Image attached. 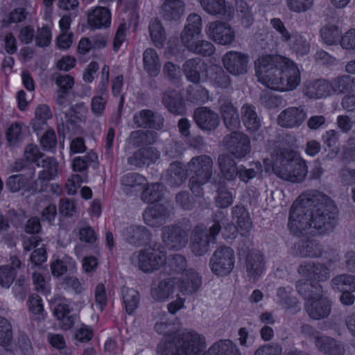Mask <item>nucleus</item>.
Wrapping results in <instances>:
<instances>
[{
  "label": "nucleus",
  "instance_id": "obj_41",
  "mask_svg": "<svg viewBox=\"0 0 355 355\" xmlns=\"http://www.w3.org/2000/svg\"><path fill=\"white\" fill-rule=\"evenodd\" d=\"M144 69L148 74L156 77L160 71L161 64L157 51L153 48L146 49L143 53Z\"/></svg>",
  "mask_w": 355,
  "mask_h": 355
},
{
  "label": "nucleus",
  "instance_id": "obj_61",
  "mask_svg": "<svg viewBox=\"0 0 355 355\" xmlns=\"http://www.w3.org/2000/svg\"><path fill=\"white\" fill-rule=\"evenodd\" d=\"M215 51V47L210 42L202 40H197L191 52L203 56H211Z\"/></svg>",
  "mask_w": 355,
  "mask_h": 355
},
{
  "label": "nucleus",
  "instance_id": "obj_56",
  "mask_svg": "<svg viewBox=\"0 0 355 355\" xmlns=\"http://www.w3.org/2000/svg\"><path fill=\"white\" fill-rule=\"evenodd\" d=\"M162 194V185L159 183H153L148 184L143 190L141 198L145 202L153 203L160 200Z\"/></svg>",
  "mask_w": 355,
  "mask_h": 355
},
{
  "label": "nucleus",
  "instance_id": "obj_55",
  "mask_svg": "<svg viewBox=\"0 0 355 355\" xmlns=\"http://www.w3.org/2000/svg\"><path fill=\"white\" fill-rule=\"evenodd\" d=\"M148 28L153 44L157 47H162L166 40V34L161 22L157 19H152Z\"/></svg>",
  "mask_w": 355,
  "mask_h": 355
},
{
  "label": "nucleus",
  "instance_id": "obj_35",
  "mask_svg": "<svg viewBox=\"0 0 355 355\" xmlns=\"http://www.w3.org/2000/svg\"><path fill=\"white\" fill-rule=\"evenodd\" d=\"M232 218V221L236 223L241 234L246 236L252 227V222L247 209L243 205H238L233 207Z\"/></svg>",
  "mask_w": 355,
  "mask_h": 355
},
{
  "label": "nucleus",
  "instance_id": "obj_27",
  "mask_svg": "<svg viewBox=\"0 0 355 355\" xmlns=\"http://www.w3.org/2000/svg\"><path fill=\"white\" fill-rule=\"evenodd\" d=\"M315 345L319 352L327 355H343L345 352L340 341L329 336L315 338Z\"/></svg>",
  "mask_w": 355,
  "mask_h": 355
},
{
  "label": "nucleus",
  "instance_id": "obj_46",
  "mask_svg": "<svg viewBox=\"0 0 355 355\" xmlns=\"http://www.w3.org/2000/svg\"><path fill=\"white\" fill-rule=\"evenodd\" d=\"M286 44L290 50L297 55H306L310 50V44L302 34L297 32L292 33V36Z\"/></svg>",
  "mask_w": 355,
  "mask_h": 355
},
{
  "label": "nucleus",
  "instance_id": "obj_39",
  "mask_svg": "<svg viewBox=\"0 0 355 355\" xmlns=\"http://www.w3.org/2000/svg\"><path fill=\"white\" fill-rule=\"evenodd\" d=\"M296 288L298 293L306 301L322 296V287L318 282L312 283L309 280H299L296 283Z\"/></svg>",
  "mask_w": 355,
  "mask_h": 355
},
{
  "label": "nucleus",
  "instance_id": "obj_16",
  "mask_svg": "<svg viewBox=\"0 0 355 355\" xmlns=\"http://www.w3.org/2000/svg\"><path fill=\"white\" fill-rule=\"evenodd\" d=\"M133 122L138 128L160 130L164 119L162 114L151 110H141L134 114Z\"/></svg>",
  "mask_w": 355,
  "mask_h": 355
},
{
  "label": "nucleus",
  "instance_id": "obj_58",
  "mask_svg": "<svg viewBox=\"0 0 355 355\" xmlns=\"http://www.w3.org/2000/svg\"><path fill=\"white\" fill-rule=\"evenodd\" d=\"M12 339V325L10 322L0 316V345L8 346Z\"/></svg>",
  "mask_w": 355,
  "mask_h": 355
},
{
  "label": "nucleus",
  "instance_id": "obj_29",
  "mask_svg": "<svg viewBox=\"0 0 355 355\" xmlns=\"http://www.w3.org/2000/svg\"><path fill=\"white\" fill-rule=\"evenodd\" d=\"M87 21L94 28H107L111 23V12L107 7L96 6L89 12Z\"/></svg>",
  "mask_w": 355,
  "mask_h": 355
},
{
  "label": "nucleus",
  "instance_id": "obj_31",
  "mask_svg": "<svg viewBox=\"0 0 355 355\" xmlns=\"http://www.w3.org/2000/svg\"><path fill=\"white\" fill-rule=\"evenodd\" d=\"M121 183L127 195H135L144 188L146 178L139 173H129L121 178Z\"/></svg>",
  "mask_w": 355,
  "mask_h": 355
},
{
  "label": "nucleus",
  "instance_id": "obj_40",
  "mask_svg": "<svg viewBox=\"0 0 355 355\" xmlns=\"http://www.w3.org/2000/svg\"><path fill=\"white\" fill-rule=\"evenodd\" d=\"M205 355H241L239 349L231 340H220L214 343Z\"/></svg>",
  "mask_w": 355,
  "mask_h": 355
},
{
  "label": "nucleus",
  "instance_id": "obj_48",
  "mask_svg": "<svg viewBox=\"0 0 355 355\" xmlns=\"http://www.w3.org/2000/svg\"><path fill=\"white\" fill-rule=\"evenodd\" d=\"M30 172L28 177L24 174L13 175L10 176L6 182V187L12 193H15L21 189L27 182L32 180L35 175V168H29Z\"/></svg>",
  "mask_w": 355,
  "mask_h": 355
},
{
  "label": "nucleus",
  "instance_id": "obj_25",
  "mask_svg": "<svg viewBox=\"0 0 355 355\" xmlns=\"http://www.w3.org/2000/svg\"><path fill=\"white\" fill-rule=\"evenodd\" d=\"M159 158V153L154 147L140 148L128 158V164L142 167L155 163Z\"/></svg>",
  "mask_w": 355,
  "mask_h": 355
},
{
  "label": "nucleus",
  "instance_id": "obj_4",
  "mask_svg": "<svg viewBox=\"0 0 355 355\" xmlns=\"http://www.w3.org/2000/svg\"><path fill=\"white\" fill-rule=\"evenodd\" d=\"M272 170L280 178L299 183L304 180L308 168L306 162L295 157V153L287 148L279 149L273 159Z\"/></svg>",
  "mask_w": 355,
  "mask_h": 355
},
{
  "label": "nucleus",
  "instance_id": "obj_45",
  "mask_svg": "<svg viewBox=\"0 0 355 355\" xmlns=\"http://www.w3.org/2000/svg\"><path fill=\"white\" fill-rule=\"evenodd\" d=\"M157 139V133L151 130H135L130 133V143L139 147L153 144Z\"/></svg>",
  "mask_w": 355,
  "mask_h": 355
},
{
  "label": "nucleus",
  "instance_id": "obj_43",
  "mask_svg": "<svg viewBox=\"0 0 355 355\" xmlns=\"http://www.w3.org/2000/svg\"><path fill=\"white\" fill-rule=\"evenodd\" d=\"M207 76L216 87L226 89L231 85L230 76L219 65H211L207 69Z\"/></svg>",
  "mask_w": 355,
  "mask_h": 355
},
{
  "label": "nucleus",
  "instance_id": "obj_63",
  "mask_svg": "<svg viewBox=\"0 0 355 355\" xmlns=\"http://www.w3.org/2000/svg\"><path fill=\"white\" fill-rule=\"evenodd\" d=\"M26 9L24 8H18L5 16L2 20V23L3 26H8L11 24L22 21L26 19Z\"/></svg>",
  "mask_w": 355,
  "mask_h": 355
},
{
  "label": "nucleus",
  "instance_id": "obj_21",
  "mask_svg": "<svg viewBox=\"0 0 355 355\" xmlns=\"http://www.w3.org/2000/svg\"><path fill=\"white\" fill-rule=\"evenodd\" d=\"M202 285V277L193 268H188L178 279V288L182 295L196 293Z\"/></svg>",
  "mask_w": 355,
  "mask_h": 355
},
{
  "label": "nucleus",
  "instance_id": "obj_10",
  "mask_svg": "<svg viewBox=\"0 0 355 355\" xmlns=\"http://www.w3.org/2000/svg\"><path fill=\"white\" fill-rule=\"evenodd\" d=\"M211 271L220 276L228 275L234 266V252L230 247H222L215 250L210 261Z\"/></svg>",
  "mask_w": 355,
  "mask_h": 355
},
{
  "label": "nucleus",
  "instance_id": "obj_53",
  "mask_svg": "<svg viewBox=\"0 0 355 355\" xmlns=\"http://www.w3.org/2000/svg\"><path fill=\"white\" fill-rule=\"evenodd\" d=\"M35 114V117L31 124L34 131L38 133L46 125V121L52 117V114L46 105H40L36 108Z\"/></svg>",
  "mask_w": 355,
  "mask_h": 355
},
{
  "label": "nucleus",
  "instance_id": "obj_14",
  "mask_svg": "<svg viewBox=\"0 0 355 355\" xmlns=\"http://www.w3.org/2000/svg\"><path fill=\"white\" fill-rule=\"evenodd\" d=\"M226 70L233 76H241L248 69V55L238 51H228L222 58Z\"/></svg>",
  "mask_w": 355,
  "mask_h": 355
},
{
  "label": "nucleus",
  "instance_id": "obj_8",
  "mask_svg": "<svg viewBox=\"0 0 355 355\" xmlns=\"http://www.w3.org/2000/svg\"><path fill=\"white\" fill-rule=\"evenodd\" d=\"M166 260V253L164 246L155 242L135 251L130 257L132 265L146 273L158 270L165 263Z\"/></svg>",
  "mask_w": 355,
  "mask_h": 355
},
{
  "label": "nucleus",
  "instance_id": "obj_9",
  "mask_svg": "<svg viewBox=\"0 0 355 355\" xmlns=\"http://www.w3.org/2000/svg\"><path fill=\"white\" fill-rule=\"evenodd\" d=\"M223 145L230 156L241 159L251 152V142L249 137L239 131L226 135L223 139Z\"/></svg>",
  "mask_w": 355,
  "mask_h": 355
},
{
  "label": "nucleus",
  "instance_id": "obj_20",
  "mask_svg": "<svg viewBox=\"0 0 355 355\" xmlns=\"http://www.w3.org/2000/svg\"><path fill=\"white\" fill-rule=\"evenodd\" d=\"M297 272L302 277L313 279L318 282L326 281L330 277L329 267L319 262L303 261L299 266Z\"/></svg>",
  "mask_w": 355,
  "mask_h": 355
},
{
  "label": "nucleus",
  "instance_id": "obj_44",
  "mask_svg": "<svg viewBox=\"0 0 355 355\" xmlns=\"http://www.w3.org/2000/svg\"><path fill=\"white\" fill-rule=\"evenodd\" d=\"M70 309L65 299L59 297L58 302L54 307L53 313L58 320H62L65 329L73 325L74 319L70 315Z\"/></svg>",
  "mask_w": 355,
  "mask_h": 355
},
{
  "label": "nucleus",
  "instance_id": "obj_60",
  "mask_svg": "<svg viewBox=\"0 0 355 355\" xmlns=\"http://www.w3.org/2000/svg\"><path fill=\"white\" fill-rule=\"evenodd\" d=\"M17 272L12 270L8 265L0 267V284L8 288L16 278Z\"/></svg>",
  "mask_w": 355,
  "mask_h": 355
},
{
  "label": "nucleus",
  "instance_id": "obj_49",
  "mask_svg": "<svg viewBox=\"0 0 355 355\" xmlns=\"http://www.w3.org/2000/svg\"><path fill=\"white\" fill-rule=\"evenodd\" d=\"M237 172V176L239 178L240 180L248 182L251 179L262 174L263 166L258 161L252 162L250 163L248 168L243 165H240Z\"/></svg>",
  "mask_w": 355,
  "mask_h": 355
},
{
  "label": "nucleus",
  "instance_id": "obj_64",
  "mask_svg": "<svg viewBox=\"0 0 355 355\" xmlns=\"http://www.w3.org/2000/svg\"><path fill=\"white\" fill-rule=\"evenodd\" d=\"M290 10L295 12H304L313 5V0H286Z\"/></svg>",
  "mask_w": 355,
  "mask_h": 355
},
{
  "label": "nucleus",
  "instance_id": "obj_42",
  "mask_svg": "<svg viewBox=\"0 0 355 355\" xmlns=\"http://www.w3.org/2000/svg\"><path fill=\"white\" fill-rule=\"evenodd\" d=\"M187 174L180 162H175L170 164L166 175V181L171 187H178L187 180Z\"/></svg>",
  "mask_w": 355,
  "mask_h": 355
},
{
  "label": "nucleus",
  "instance_id": "obj_18",
  "mask_svg": "<svg viewBox=\"0 0 355 355\" xmlns=\"http://www.w3.org/2000/svg\"><path fill=\"white\" fill-rule=\"evenodd\" d=\"M243 268L250 279L257 280L265 268L263 255L256 250H250L245 254Z\"/></svg>",
  "mask_w": 355,
  "mask_h": 355
},
{
  "label": "nucleus",
  "instance_id": "obj_24",
  "mask_svg": "<svg viewBox=\"0 0 355 355\" xmlns=\"http://www.w3.org/2000/svg\"><path fill=\"white\" fill-rule=\"evenodd\" d=\"M122 235L127 243L137 247L148 242L151 237L150 232L141 225L128 226L123 230Z\"/></svg>",
  "mask_w": 355,
  "mask_h": 355
},
{
  "label": "nucleus",
  "instance_id": "obj_3",
  "mask_svg": "<svg viewBox=\"0 0 355 355\" xmlns=\"http://www.w3.org/2000/svg\"><path fill=\"white\" fill-rule=\"evenodd\" d=\"M315 201L311 205L312 229L310 235L319 236L329 233L334 229L338 214L337 207L324 193L313 190Z\"/></svg>",
  "mask_w": 355,
  "mask_h": 355
},
{
  "label": "nucleus",
  "instance_id": "obj_23",
  "mask_svg": "<svg viewBox=\"0 0 355 355\" xmlns=\"http://www.w3.org/2000/svg\"><path fill=\"white\" fill-rule=\"evenodd\" d=\"M331 308V301L322 296L316 299L306 301L305 310L309 316L313 320H320L327 318Z\"/></svg>",
  "mask_w": 355,
  "mask_h": 355
},
{
  "label": "nucleus",
  "instance_id": "obj_38",
  "mask_svg": "<svg viewBox=\"0 0 355 355\" xmlns=\"http://www.w3.org/2000/svg\"><path fill=\"white\" fill-rule=\"evenodd\" d=\"M206 69L205 62L199 58L188 60L183 65L187 78L194 83L200 82L201 73Z\"/></svg>",
  "mask_w": 355,
  "mask_h": 355
},
{
  "label": "nucleus",
  "instance_id": "obj_26",
  "mask_svg": "<svg viewBox=\"0 0 355 355\" xmlns=\"http://www.w3.org/2000/svg\"><path fill=\"white\" fill-rule=\"evenodd\" d=\"M175 285L174 279L171 277L155 280L151 284V297L156 301H165L173 294Z\"/></svg>",
  "mask_w": 355,
  "mask_h": 355
},
{
  "label": "nucleus",
  "instance_id": "obj_51",
  "mask_svg": "<svg viewBox=\"0 0 355 355\" xmlns=\"http://www.w3.org/2000/svg\"><path fill=\"white\" fill-rule=\"evenodd\" d=\"M322 42L327 45L336 44L341 39V31L338 26L328 24L320 31Z\"/></svg>",
  "mask_w": 355,
  "mask_h": 355
},
{
  "label": "nucleus",
  "instance_id": "obj_52",
  "mask_svg": "<svg viewBox=\"0 0 355 355\" xmlns=\"http://www.w3.org/2000/svg\"><path fill=\"white\" fill-rule=\"evenodd\" d=\"M235 8L243 26L249 28L254 22V12L244 0H236Z\"/></svg>",
  "mask_w": 355,
  "mask_h": 355
},
{
  "label": "nucleus",
  "instance_id": "obj_28",
  "mask_svg": "<svg viewBox=\"0 0 355 355\" xmlns=\"http://www.w3.org/2000/svg\"><path fill=\"white\" fill-rule=\"evenodd\" d=\"M240 114L241 120L248 131L254 132L260 128L261 121L253 105L244 103L241 107Z\"/></svg>",
  "mask_w": 355,
  "mask_h": 355
},
{
  "label": "nucleus",
  "instance_id": "obj_11",
  "mask_svg": "<svg viewBox=\"0 0 355 355\" xmlns=\"http://www.w3.org/2000/svg\"><path fill=\"white\" fill-rule=\"evenodd\" d=\"M189 231L178 225H168L161 229V236L163 243L169 249L180 250L185 248L188 243Z\"/></svg>",
  "mask_w": 355,
  "mask_h": 355
},
{
  "label": "nucleus",
  "instance_id": "obj_7",
  "mask_svg": "<svg viewBox=\"0 0 355 355\" xmlns=\"http://www.w3.org/2000/svg\"><path fill=\"white\" fill-rule=\"evenodd\" d=\"M187 170L190 173V190L196 196H202V186L210 181L213 175V159L207 155L195 156L187 163Z\"/></svg>",
  "mask_w": 355,
  "mask_h": 355
},
{
  "label": "nucleus",
  "instance_id": "obj_1",
  "mask_svg": "<svg viewBox=\"0 0 355 355\" xmlns=\"http://www.w3.org/2000/svg\"><path fill=\"white\" fill-rule=\"evenodd\" d=\"M254 65L258 81L267 87L280 91H291L301 82L298 67L288 58L264 55L256 60Z\"/></svg>",
  "mask_w": 355,
  "mask_h": 355
},
{
  "label": "nucleus",
  "instance_id": "obj_37",
  "mask_svg": "<svg viewBox=\"0 0 355 355\" xmlns=\"http://www.w3.org/2000/svg\"><path fill=\"white\" fill-rule=\"evenodd\" d=\"M304 92L311 98H320L331 95L330 83L326 80H317L305 85Z\"/></svg>",
  "mask_w": 355,
  "mask_h": 355
},
{
  "label": "nucleus",
  "instance_id": "obj_5",
  "mask_svg": "<svg viewBox=\"0 0 355 355\" xmlns=\"http://www.w3.org/2000/svg\"><path fill=\"white\" fill-rule=\"evenodd\" d=\"M313 190L302 193L293 202L289 214L288 227L297 236L310 234L312 227L311 205L313 201Z\"/></svg>",
  "mask_w": 355,
  "mask_h": 355
},
{
  "label": "nucleus",
  "instance_id": "obj_54",
  "mask_svg": "<svg viewBox=\"0 0 355 355\" xmlns=\"http://www.w3.org/2000/svg\"><path fill=\"white\" fill-rule=\"evenodd\" d=\"M329 83L331 94H343L352 87L354 79L349 75H342L334 78Z\"/></svg>",
  "mask_w": 355,
  "mask_h": 355
},
{
  "label": "nucleus",
  "instance_id": "obj_50",
  "mask_svg": "<svg viewBox=\"0 0 355 355\" xmlns=\"http://www.w3.org/2000/svg\"><path fill=\"white\" fill-rule=\"evenodd\" d=\"M121 295L127 313L129 315L133 313L139 303V293L133 288L123 287L121 289Z\"/></svg>",
  "mask_w": 355,
  "mask_h": 355
},
{
  "label": "nucleus",
  "instance_id": "obj_13",
  "mask_svg": "<svg viewBox=\"0 0 355 355\" xmlns=\"http://www.w3.org/2000/svg\"><path fill=\"white\" fill-rule=\"evenodd\" d=\"M37 166L42 167V170L39 173L37 180L33 185L32 189L35 191L41 192L44 189V184L54 179L58 172V164L53 157H44Z\"/></svg>",
  "mask_w": 355,
  "mask_h": 355
},
{
  "label": "nucleus",
  "instance_id": "obj_17",
  "mask_svg": "<svg viewBox=\"0 0 355 355\" xmlns=\"http://www.w3.org/2000/svg\"><path fill=\"white\" fill-rule=\"evenodd\" d=\"M306 118V111L304 107H290L278 116V124L284 128H293L299 127Z\"/></svg>",
  "mask_w": 355,
  "mask_h": 355
},
{
  "label": "nucleus",
  "instance_id": "obj_32",
  "mask_svg": "<svg viewBox=\"0 0 355 355\" xmlns=\"http://www.w3.org/2000/svg\"><path fill=\"white\" fill-rule=\"evenodd\" d=\"M203 10L212 15H223L232 18L234 9L225 5V0H198Z\"/></svg>",
  "mask_w": 355,
  "mask_h": 355
},
{
  "label": "nucleus",
  "instance_id": "obj_2",
  "mask_svg": "<svg viewBox=\"0 0 355 355\" xmlns=\"http://www.w3.org/2000/svg\"><path fill=\"white\" fill-rule=\"evenodd\" d=\"M168 325L164 322L155 324V330L165 336L157 346V355H200L205 348V338L195 332L184 331L167 334Z\"/></svg>",
  "mask_w": 355,
  "mask_h": 355
},
{
  "label": "nucleus",
  "instance_id": "obj_47",
  "mask_svg": "<svg viewBox=\"0 0 355 355\" xmlns=\"http://www.w3.org/2000/svg\"><path fill=\"white\" fill-rule=\"evenodd\" d=\"M330 284L332 289L335 291H355V276L347 273L338 275L331 279Z\"/></svg>",
  "mask_w": 355,
  "mask_h": 355
},
{
  "label": "nucleus",
  "instance_id": "obj_36",
  "mask_svg": "<svg viewBox=\"0 0 355 355\" xmlns=\"http://www.w3.org/2000/svg\"><path fill=\"white\" fill-rule=\"evenodd\" d=\"M162 103L172 114L180 115L184 112V105L180 94L176 90H167L162 96Z\"/></svg>",
  "mask_w": 355,
  "mask_h": 355
},
{
  "label": "nucleus",
  "instance_id": "obj_62",
  "mask_svg": "<svg viewBox=\"0 0 355 355\" xmlns=\"http://www.w3.org/2000/svg\"><path fill=\"white\" fill-rule=\"evenodd\" d=\"M55 84L58 86V92L69 93L74 85V80L72 76L68 74H57L55 76Z\"/></svg>",
  "mask_w": 355,
  "mask_h": 355
},
{
  "label": "nucleus",
  "instance_id": "obj_15",
  "mask_svg": "<svg viewBox=\"0 0 355 355\" xmlns=\"http://www.w3.org/2000/svg\"><path fill=\"white\" fill-rule=\"evenodd\" d=\"M206 33L214 42L222 45L232 44L235 37V33L230 25L219 21L209 23Z\"/></svg>",
  "mask_w": 355,
  "mask_h": 355
},
{
  "label": "nucleus",
  "instance_id": "obj_57",
  "mask_svg": "<svg viewBox=\"0 0 355 355\" xmlns=\"http://www.w3.org/2000/svg\"><path fill=\"white\" fill-rule=\"evenodd\" d=\"M97 155L90 151L83 157H77L74 158L72 164V167L74 171L84 173L87 171L88 165L96 161Z\"/></svg>",
  "mask_w": 355,
  "mask_h": 355
},
{
  "label": "nucleus",
  "instance_id": "obj_6",
  "mask_svg": "<svg viewBox=\"0 0 355 355\" xmlns=\"http://www.w3.org/2000/svg\"><path fill=\"white\" fill-rule=\"evenodd\" d=\"M226 219L223 211H217L213 216V224L207 229L202 224L195 226L190 234L189 248L196 257L206 254L209 249L210 243L216 241L217 236L221 231V223Z\"/></svg>",
  "mask_w": 355,
  "mask_h": 355
},
{
  "label": "nucleus",
  "instance_id": "obj_12",
  "mask_svg": "<svg viewBox=\"0 0 355 355\" xmlns=\"http://www.w3.org/2000/svg\"><path fill=\"white\" fill-rule=\"evenodd\" d=\"M218 111L224 126L229 131H236L241 127V119L238 109L232 103V98L222 95L218 100Z\"/></svg>",
  "mask_w": 355,
  "mask_h": 355
},
{
  "label": "nucleus",
  "instance_id": "obj_30",
  "mask_svg": "<svg viewBox=\"0 0 355 355\" xmlns=\"http://www.w3.org/2000/svg\"><path fill=\"white\" fill-rule=\"evenodd\" d=\"M295 254L301 257L318 258L323 253L322 245L316 240L302 241L294 245Z\"/></svg>",
  "mask_w": 355,
  "mask_h": 355
},
{
  "label": "nucleus",
  "instance_id": "obj_34",
  "mask_svg": "<svg viewBox=\"0 0 355 355\" xmlns=\"http://www.w3.org/2000/svg\"><path fill=\"white\" fill-rule=\"evenodd\" d=\"M184 12V3L182 0H165L160 8V15L166 20L176 21Z\"/></svg>",
  "mask_w": 355,
  "mask_h": 355
},
{
  "label": "nucleus",
  "instance_id": "obj_59",
  "mask_svg": "<svg viewBox=\"0 0 355 355\" xmlns=\"http://www.w3.org/2000/svg\"><path fill=\"white\" fill-rule=\"evenodd\" d=\"M61 287L64 290H72L76 294H81L85 291L83 284L74 276H66L60 283Z\"/></svg>",
  "mask_w": 355,
  "mask_h": 355
},
{
  "label": "nucleus",
  "instance_id": "obj_19",
  "mask_svg": "<svg viewBox=\"0 0 355 355\" xmlns=\"http://www.w3.org/2000/svg\"><path fill=\"white\" fill-rule=\"evenodd\" d=\"M193 117L197 125L204 131L214 130L220 124L218 114L207 107L197 108Z\"/></svg>",
  "mask_w": 355,
  "mask_h": 355
},
{
  "label": "nucleus",
  "instance_id": "obj_22",
  "mask_svg": "<svg viewBox=\"0 0 355 355\" xmlns=\"http://www.w3.org/2000/svg\"><path fill=\"white\" fill-rule=\"evenodd\" d=\"M170 216V209L163 204H155L149 206L143 213V218L146 224L156 227L164 224Z\"/></svg>",
  "mask_w": 355,
  "mask_h": 355
},
{
  "label": "nucleus",
  "instance_id": "obj_33",
  "mask_svg": "<svg viewBox=\"0 0 355 355\" xmlns=\"http://www.w3.org/2000/svg\"><path fill=\"white\" fill-rule=\"evenodd\" d=\"M217 164L223 178L228 181L236 179L239 166H236V162L232 156L226 153L219 155Z\"/></svg>",
  "mask_w": 355,
  "mask_h": 355
}]
</instances>
